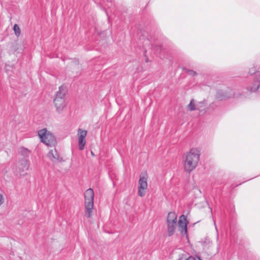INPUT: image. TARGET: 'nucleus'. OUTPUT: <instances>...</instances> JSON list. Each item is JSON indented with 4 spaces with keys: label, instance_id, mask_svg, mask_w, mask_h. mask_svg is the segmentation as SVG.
<instances>
[{
    "label": "nucleus",
    "instance_id": "1",
    "mask_svg": "<svg viewBox=\"0 0 260 260\" xmlns=\"http://www.w3.org/2000/svg\"><path fill=\"white\" fill-rule=\"evenodd\" d=\"M200 151L197 148H192L186 154L184 164V170L190 173L198 166L200 160Z\"/></svg>",
    "mask_w": 260,
    "mask_h": 260
},
{
    "label": "nucleus",
    "instance_id": "2",
    "mask_svg": "<svg viewBox=\"0 0 260 260\" xmlns=\"http://www.w3.org/2000/svg\"><path fill=\"white\" fill-rule=\"evenodd\" d=\"M94 191L92 189H87L84 193L85 216L90 218L93 209Z\"/></svg>",
    "mask_w": 260,
    "mask_h": 260
},
{
    "label": "nucleus",
    "instance_id": "3",
    "mask_svg": "<svg viewBox=\"0 0 260 260\" xmlns=\"http://www.w3.org/2000/svg\"><path fill=\"white\" fill-rule=\"evenodd\" d=\"M38 135L41 142L46 145L54 146L56 143L55 137L49 132L47 131L46 128L39 131Z\"/></svg>",
    "mask_w": 260,
    "mask_h": 260
},
{
    "label": "nucleus",
    "instance_id": "4",
    "mask_svg": "<svg viewBox=\"0 0 260 260\" xmlns=\"http://www.w3.org/2000/svg\"><path fill=\"white\" fill-rule=\"evenodd\" d=\"M29 168V163L25 158L22 159L18 164L15 171V175L17 176H24L26 174V171Z\"/></svg>",
    "mask_w": 260,
    "mask_h": 260
},
{
    "label": "nucleus",
    "instance_id": "5",
    "mask_svg": "<svg viewBox=\"0 0 260 260\" xmlns=\"http://www.w3.org/2000/svg\"><path fill=\"white\" fill-rule=\"evenodd\" d=\"M260 87V72H257L252 83L247 86V89L251 92L256 91Z\"/></svg>",
    "mask_w": 260,
    "mask_h": 260
},
{
    "label": "nucleus",
    "instance_id": "6",
    "mask_svg": "<svg viewBox=\"0 0 260 260\" xmlns=\"http://www.w3.org/2000/svg\"><path fill=\"white\" fill-rule=\"evenodd\" d=\"M87 131L83 130L81 128H79L78 130V145L79 149L80 150H82L84 148L86 144L85 138L87 136Z\"/></svg>",
    "mask_w": 260,
    "mask_h": 260
},
{
    "label": "nucleus",
    "instance_id": "7",
    "mask_svg": "<svg viewBox=\"0 0 260 260\" xmlns=\"http://www.w3.org/2000/svg\"><path fill=\"white\" fill-rule=\"evenodd\" d=\"M234 96V92L231 89L228 90H218L217 92L216 98L220 101H222Z\"/></svg>",
    "mask_w": 260,
    "mask_h": 260
},
{
    "label": "nucleus",
    "instance_id": "8",
    "mask_svg": "<svg viewBox=\"0 0 260 260\" xmlns=\"http://www.w3.org/2000/svg\"><path fill=\"white\" fill-rule=\"evenodd\" d=\"M47 156L52 162H61L63 161V159L60 157L59 154L55 148L50 149Z\"/></svg>",
    "mask_w": 260,
    "mask_h": 260
},
{
    "label": "nucleus",
    "instance_id": "9",
    "mask_svg": "<svg viewBox=\"0 0 260 260\" xmlns=\"http://www.w3.org/2000/svg\"><path fill=\"white\" fill-rule=\"evenodd\" d=\"M54 103L56 107V110L58 113H61L66 106L65 99L61 98H55Z\"/></svg>",
    "mask_w": 260,
    "mask_h": 260
},
{
    "label": "nucleus",
    "instance_id": "10",
    "mask_svg": "<svg viewBox=\"0 0 260 260\" xmlns=\"http://www.w3.org/2000/svg\"><path fill=\"white\" fill-rule=\"evenodd\" d=\"M187 224L188 221H187L186 217L184 215H181L179 219L178 226L180 229V231L182 234H187Z\"/></svg>",
    "mask_w": 260,
    "mask_h": 260
},
{
    "label": "nucleus",
    "instance_id": "11",
    "mask_svg": "<svg viewBox=\"0 0 260 260\" xmlns=\"http://www.w3.org/2000/svg\"><path fill=\"white\" fill-rule=\"evenodd\" d=\"M204 104V102H198L197 104H195L194 100L193 99H192L190 101L189 104L188 105L187 108L190 111H192L196 110H200V108L202 107V105Z\"/></svg>",
    "mask_w": 260,
    "mask_h": 260
},
{
    "label": "nucleus",
    "instance_id": "12",
    "mask_svg": "<svg viewBox=\"0 0 260 260\" xmlns=\"http://www.w3.org/2000/svg\"><path fill=\"white\" fill-rule=\"evenodd\" d=\"M147 178L146 175L141 174L140 176L138 188H142L143 190L146 189L147 188Z\"/></svg>",
    "mask_w": 260,
    "mask_h": 260
},
{
    "label": "nucleus",
    "instance_id": "13",
    "mask_svg": "<svg viewBox=\"0 0 260 260\" xmlns=\"http://www.w3.org/2000/svg\"><path fill=\"white\" fill-rule=\"evenodd\" d=\"M168 225V233L169 236H172L175 231L176 227V222H167Z\"/></svg>",
    "mask_w": 260,
    "mask_h": 260
},
{
    "label": "nucleus",
    "instance_id": "14",
    "mask_svg": "<svg viewBox=\"0 0 260 260\" xmlns=\"http://www.w3.org/2000/svg\"><path fill=\"white\" fill-rule=\"evenodd\" d=\"M67 92V87L63 85L61 86L59 88V90L56 93L55 98H61L62 99H65Z\"/></svg>",
    "mask_w": 260,
    "mask_h": 260
},
{
    "label": "nucleus",
    "instance_id": "15",
    "mask_svg": "<svg viewBox=\"0 0 260 260\" xmlns=\"http://www.w3.org/2000/svg\"><path fill=\"white\" fill-rule=\"evenodd\" d=\"M177 222V216L174 212H170L168 214L167 222Z\"/></svg>",
    "mask_w": 260,
    "mask_h": 260
},
{
    "label": "nucleus",
    "instance_id": "16",
    "mask_svg": "<svg viewBox=\"0 0 260 260\" xmlns=\"http://www.w3.org/2000/svg\"><path fill=\"white\" fill-rule=\"evenodd\" d=\"M19 153L24 157H27L29 155L30 152L27 148L21 147Z\"/></svg>",
    "mask_w": 260,
    "mask_h": 260
},
{
    "label": "nucleus",
    "instance_id": "17",
    "mask_svg": "<svg viewBox=\"0 0 260 260\" xmlns=\"http://www.w3.org/2000/svg\"><path fill=\"white\" fill-rule=\"evenodd\" d=\"M13 30L14 31L15 35L17 37H19L20 35L21 31L19 26L17 24H15L14 25Z\"/></svg>",
    "mask_w": 260,
    "mask_h": 260
},
{
    "label": "nucleus",
    "instance_id": "18",
    "mask_svg": "<svg viewBox=\"0 0 260 260\" xmlns=\"http://www.w3.org/2000/svg\"><path fill=\"white\" fill-rule=\"evenodd\" d=\"M185 72L189 75L190 76H196L197 75V73L193 71V70H188V69H185Z\"/></svg>",
    "mask_w": 260,
    "mask_h": 260
},
{
    "label": "nucleus",
    "instance_id": "19",
    "mask_svg": "<svg viewBox=\"0 0 260 260\" xmlns=\"http://www.w3.org/2000/svg\"><path fill=\"white\" fill-rule=\"evenodd\" d=\"M138 189H139V191H138L139 196H140L141 197H144L145 194V191H144V190H143V189L139 188H138Z\"/></svg>",
    "mask_w": 260,
    "mask_h": 260
},
{
    "label": "nucleus",
    "instance_id": "20",
    "mask_svg": "<svg viewBox=\"0 0 260 260\" xmlns=\"http://www.w3.org/2000/svg\"><path fill=\"white\" fill-rule=\"evenodd\" d=\"M185 260H202L199 256H196L195 257L193 256H189L188 258H186Z\"/></svg>",
    "mask_w": 260,
    "mask_h": 260
},
{
    "label": "nucleus",
    "instance_id": "21",
    "mask_svg": "<svg viewBox=\"0 0 260 260\" xmlns=\"http://www.w3.org/2000/svg\"><path fill=\"white\" fill-rule=\"evenodd\" d=\"M4 198L3 196L0 193V206L4 203Z\"/></svg>",
    "mask_w": 260,
    "mask_h": 260
},
{
    "label": "nucleus",
    "instance_id": "22",
    "mask_svg": "<svg viewBox=\"0 0 260 260\" xmlns=\"http://www.w3.org/2000/svg\"><path fill=\"white\" fill-rule=\"evenodd\" d=\"M249 73L250 75H252V74H253L254 73L256 74V73H255V68H252V69H250L249 71Z\"/></svg>",
    "mask_w": 260,
    "mask_h": 260
},
{
    "label": "nucleus",
    "instance_id": "23",
    "mask_svg": "<svg viewBox=\"0 0 260 260\" xmlns=\"http://www.w3.org/2000/svg\"><path fill=\"white\" fill-rule=\"evenodd\" d=\"M91 155H92V156H94V153H93V152H92V151H91Z\"/></svg>",
    "mask_w": 260,
    "mask_h": 260
},
{
    "label": "nucleus",
    "instance_id": "24",
    "mask_svg": "<svg viewBox=\"0 0 260 260\" xmlns=\"http://www.w3.org/2000/svg\"><path fill=\"white\" fill-rule=\"evenodd\" d=\"M145 41H146V42H149V41H148V40H146ZM147 43H146L145 44H147Z\"/></svg>",
    "mask_w": 260,
    "mask_h": 260
}]
</instances>
